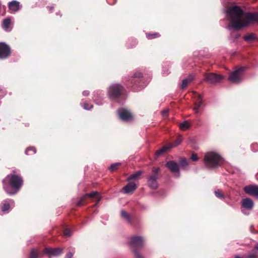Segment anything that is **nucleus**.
<instances>
[{"label": "nucleus", "mask_w": 258, "mask_h": 258, "mask_svg": "<svg viewBox=\"0 0 258 258\" xmlns=\"http://www.w3.org/2000/svg\"><path fill=\"white\" fill-rule=\"evenodd\" d=\"M223 77L215 73H209L205 75L204 80L211 84H215L221 82Z\"/></svg>", "instance_id": "nucleus-7"}, {"label": "nucleus", "mask_w": 258, "mask_h": 258, "mask_svg": "<svg viewBox=\"0 0 258 258\" xmlns=\"http://www.w3.org/2000/svg\"><path fill=\"white\" fill-rule=\"evenodd\" d=\"M204 162L206 167L213 169L220 166L224 162V159L217 152H209L204 156Z\"/></svg>", "instance_id": "nucleus-3"}, {"label": "nucleus", "mask_w": 258, "mask_h": 258, "mask_svg": "<svg viewBox=\"0 0 258 258\" xmlns=\"http://www.w3.org/2000/svg\"><path fill=\"white\" fill-rule=\"evenodd\" d=\"M145 243V240L141 236H133L130 241V245L135 253V258H144L137 250L138 248L142 247Z\"/></svg>", "instance_id": "nucleus-4"}, {"label": "nucleus", "mask_w": 258, "mask_h": 258, "mask_svg": "<svg viewBox=\"0 0 258 258\" xmlns=\"http://www.w3.org/2000/svg\"><path fill=\"white\" fill-rule=\"evenodd\" d=\"M122 89V86L119 84H112L108 89V95L111 99H116L120 95Z\"/></svg>", "instance_id": "nucleus-6"}, {"label": "nucleus", "mask_w": 258, "mask_h": 258, "mask_svg": "<svg viewBox=\"0 0 258 258\" xmlns=\"http://www.w3.org/2000/svg\"><path fill=\"white\" fill-rule=\"evenodd\" d=\"M49 8L50 10H52L53 9V7H50Z\"/></svg>", "instance_id": "nucleus-46"}, {"label": "nucleus", "mask_w": 258, "mask_h": 258, "mask_svg": "<svg viewBox=\"0 0 258 258\" xmlns=\"http://www.w3.org/2000/svg\"><path fill=\"white\" fill-rule=\"evenodd\" d=\"M162 74H163V75L166 76V75H168V73L167 72H165V71H162Z\"/></svg>", "instance_id": "nucleus-45"}, {"label": "nucleus", "mask_w": 258, "mask_h": 258, "mask_svg": "<svg viewBox=\"0 0 258 258\" xmlns=\"http://www.w3.org/2000/svg\"><path fill=\"white\" fill-rule=\"evenodd\" d=\"M238 37H239L238 35H236V38H238Z\"/></svg>", "instance_id": "nucleus-47"}, {"label": "nucleus", "mask_w": 258, "mask_h": 258, "mask_svg": "<svg viewBox=\"0 0 258 258\" xmlns=\"http://www.w3.org/2000/svg\"><path fill=\"white\" fill-rule=\"evenodd\" d=\"M141 77H142V74L140 72L136 73L133 76V80L132 81V82L134 81V82L133 83L134 84L133 87H134V89L135 91H139L144 88V86H142V87H140L139 88H137V89L136 88V86H137L138 85V83L139 82H138V80H135V79L140 78Z\"/></svg>", "instance_id": "nucleus-20"}, {"label": "nucleus", "mask_w": 258, "mask_h": 258, "mask_svg": "<svg viewBox=\"0 0 258 258\" xmlns=\"http://www.w3.org/2000/svg\"><path fill=\"white\" fill-rule=\"evenodd\" d=\"M121 217L126 220L128 223L131 222L130 216L125 211H122L121 212Z\"/></svg>", "instance_id": "nucleus-28"}, {"label": "nucleus", "mask_w": 258, "mask_h": 258, "mask_svg": "<svg viewBox=\"0 0 258 258\" xmlns=\"http://www.w3.org/2000/svg\"><path fill=\"white\" fill-rule=\"evenodd\" d=\"M181 138L180 137L178 138L170 147V148L176 147L179 145L181 142Z\"/></svg>", "instance_id": "nucleus-33"}, {"label": "nucleus", "mask_w": 258, "mask_h": 258, "mask_svg": "<svg viewBox=\"0 0 258 258\" xmlns=\"http://www.w3.org/2000/svg\"><path fill=\"white\" fill-rule=\"evenodd\" d=\"M195 107L194 110L196 113H198L199 111V108L201 107L203 101L202 99V96L198 93L195 94Z\"/></svg>", "instance_id": "nucleus-16"}, {"label": "nucleus", "mask_w": 258, "mask_h": 258, "mask_svg": "<svg viewBox=\"0 0 258 258\" xmlns=\"http://www.w3.org/2000/svg\"><path fill=\"white\" fill-rule=\"evenodd\" d=\"M157 178V175H151L148 177V184L150 188L155 189L158 187Z\"/></svg>", "instance_id": "nucleus-15"}, {"label": "nucleus", "mask_w": 258, "mask_h": 258, "mask_svg": "<svg viewBox=\"0 0 258 258\" xmlns=\"http://www.w3.org/2000/svg\"><path fill=\"white\" fill-rule=\"evenodd\" d=\"M137 186L136 184L133 182H131L126 185L123 187L124 193L126 194H132L137 188Z\"/></svg>", "instance_id": "nucleus-18"}, {"label": "nucleus", "mask_w": 258, "mask_h": 258, "mask_svg": "<svg viewBox=\"0 0 258 258\" xmlns=\"http://www.w3.org/2000/svg\"><path fill=\"white\" fill-rule=\"evenodd\" d=\"M254 249L256 251H258V243L255 244Z\"/></svg>", "instance_id": "nucleus-44"}, {"label": "nucleus", "mask_w": 258, "mask_h": 258, "mask_svg": "<svg viewBox=\"0 0 258 258\" xmlns=\"http://www.w3.org/2000/svg\"><path fill=\"white\" fill-rule=\"evenodd\" d=\"M191 159L194 161H197L198 160L199 158L197 154H192L191 156Z\"/></svg>", "instance_id": "nucleus-37"}, {"label": "nucleus", "mask_w": 258, "mask_h": 258, "mask_svg": "<svg viewBox=\"0 0 258 258\" xmlns=\"http://www.w3.org/2000/svg\"><path fill=\"white\" fill-rule=\"evenodd\" d=\"M159 170H160L159 168L153 167L152 169L153 172L155 173H158L159 171Z\"/></svg>", "instance_id": "nucleus-41"}, {"label": "nucleus", "mask_w": 258, "mask_h": 258, "mask_svg": "<svg viewBox=\"0 0 258 258\" xmlns=\"http://www.w3.org/2000/svg\"><path fill=\"white\" fill-rule=\"evenodd\" d=\"M83 107L85 109L89 110L93 107V106L91 104H88L87 103H85L83 104Z\"/></svg>", "instance_id": "nucleus-36"}, {"label": "nucleus", "mask_w": 258, "mask_h": 258, "mask_svg": "<svg viewBox=\"0 0 258 258\" xmlns=\"http://www.w3.org/2000/svg\"><path fill=\"white\" fill-rule=\"evenodd\" d=\"M83 95L84 96H88L89 95V92L88 91H84L83 92Z\"/></svg>", "instance_id": "nucleus-43"}, {"label": "nucleus", "mask_w": 258, "mask_h": 258, "mask_svg": "<svg viewBox=\"0 0 258 258\" xmlns=\"http://www.w3.org/2000/svg\"><path fill=\"white\" fill-rule=\"evenodd\" d=\"M166 165L171 172L177 174V177L179 176V165L176 162L173 161H169L167 162Z\"/></svg>", "instance_id": "nucleus-12"}, {"label": "nucleus", "mask_w": 258, "mask_h": 258, "mask_svg": "<svg viewBox=\"0 0 258 258\" xmlns=\"http://www.w3.org/2000/svg\"><path fill=\"white\" fill-rule=\"evenodd\" d=\"M169 148H170V147H166L164 146L162 148L160 149V150L157 151L156 152V156L157 157L159 156L162 154H163L164 152H166L167 150H168Z\"/></svg>", "instance_id": "nucleus-26"}, {"label": "nucleus", "mask_w": 258, "mask_h": 258, "mask_svg": "<svg viewBox=\"0 0 258 258\" xmlns=\"http://www.w3.org/2000/svg\"><path fill=\"white\" fill-rule=\"evenodd\" d=\"M242 208L247 210H251L254 206L253 201L249 198L243 199L241 201Z\"/></svg>", "instance_id": "nucleus-13"}, {"label": "nucleus", "mask_w": 258, "mask_h": 258, "mask_svg": "<svg viewBox=\"0 0 258 258\" xmlns=\"http://www.w3.org/2000/svg\"><path fill=\"white\" fill-rule=\"evenodd\" d=\"M73 256V253L71 252H69L66 256V258H72Z\"/></svg>", "instance_id": "nucleus-39"}, {"label": "nucleus", "mask_w": 258, "mask_h": 258, "mask_svg": "<svg viewBox=\"0 0 258 258\" xmlns=\"http://www.w3.org/2000/svg\"><path fill=\"white\" fill-rule=\"evenodd\" d=\"M14 201L13 200L11 199H8L4 201L3 203L2 204L1 209L2 210V211L4 212V213L8 212L9 210L10 207H14Z\"/></svg>", "instance_id": "nucleus-14"}, {"label": "nucleus", "mask_w": 258, "mask_h": 258, "mask_svg": "<svg viewBox=\"0 0 258 258\" xmlns=\"http://www.w3.org/2000/svg\"><path fill=\"white\" fill-rule=\"evenodd\" d=\"M110 5H113L116 3L117 0H107Z\"/></svg>", "instance_id": "nucleus-42"}, {"label": "nucleus", "mask_w": 258, "mask_h": 258, "mask_svg": "<svg viewBox=\"0 0 258 258\" xmlns=\"http://www.w3.org/2000/svg\"><path fill=\"white\" fill-rule=\"evenodd\" d=\"M255 35L253 34H248L243 37V39L247 42H250L255 40Z\"/></svg>", "instance_id": "nucleus-24"}, {"label": "nucleus", "mask_w": 258, "mask_h": 258, "mask_svg": "<svg viewBox=\"0 0 258 258\" xmlns=\"http://www.w3.org/2000/svg\"><path fill=\"white\" fill-rule=\"evenodd\" d=\"M11 20L10 18H8L5 19L3 23V28L5 30L7 31L10 27Z\"/></svg>", "instance_id": "nucleus-23"}, {"label": "nucleus", "mask_w": 258, "mask_h": 258, "mask_svg": "<svg viewBox=\"0 0 258 258\" xmlns=\"http://www.w3.org/2000/svg\"><path fill=\"white\" fill-rule=\"evenodd\" d=\"M9 7L12 13H15L20 9V3L16 1L9 3Z\"/></svg>", "instance_id": "nucleus-19"}, {"label": "nucleus", "mask_w": 258, "mask_h": 258, "mask_svg": "<svg viewBox=\"0 0 258 258\" xmlns=\"http://www.w3.org/2000/svg\"><path fill=\"white\" fill-rule=\"evenodd\" d=\"M179 162L180 165L182 166L183 167H185L188 165V162L186 159L185 158H181L180 159Z\"/></svg>", "instance_id": "nucleus-31"}, {"label": "nucleus", "mask_w": 258, "mask_h": 258, "mask_svg": "<svg viewBox=\"0 0 258 258\" xmlns=\"http://www.w3.org/2000/svg\"><path fill=\"white\" fill-rule=\"evenodd\" d=\"M63 234L66 237H70L72 235V231L70 229L67 228L64 230Z\"/></svg>", "instance_id": "nucleus-34"}, {"label": "nucleus", "mask_w": 258, "mask_h": 258, "mask_svg": "<svg viewBox=\"0 0 258 258\" xmlns=\"http://www.w3.org/2000/svg\"><path fill=\"white\" fill-rule=\"evenodd\" d=\"M246 258H258V256L253 254H249L246 256Z\"/></svg>", "instance_id": "nucleus-38"}, {"label": "nucleus", "mask_w": 258, "mask_h": 258, "mask_svg": "<svg viewBox=\"0 0 258 258\" xmlns=\"http://www.w3.org/2000/svg\"><path fill=\"white\" fill-rule=\"evenodd\" d=\"M39 255L40 253L38 252L37 249H33L31 251L30 258H38Z\"/></svg>", "instance_id": "nucleus-27"}, {"label": "nucleus", "mask_w": 258, "mask_h": 258, "mask_svg": "<svg viewBox=\"0 0 258 258\" xmlns=\"http://www.w3.org/2000/svg\"><path fill=\"white\" fill-rule=\"evenodd\" d=\"M86 196H89L90 198H94L95 196H97V203L96 204L99 203L100 202V200H101L100 197L99 196L98 192H97V191H93V192H91L90 194H86V195H85L83 197H82L81 198V199L77 203V205L78 206H81L83 204V201L85 199V198H86Z\"/></svg>", "instance_id": "nucleus-17"}, {"label": "nucleus", "mask_w": 258, "mask_h": 258, "mask_svg": "<svg viewBox=\"0 0 258 258\" xmlns=\"http://www.w3.org/2000/svg\"><path fill=\"white\" fill-rule=\"evenodd\" d=\"M180 128L182 130H187L189 129L191 126V124L188 121H184L181 122L179 124Z\"/></svg>", "instance_id": "nucleus-21"}, {"label": "nucleus", "mask_w": 258, "mask_h": 258, "mask_svg": "<svg viewBox=\"0 0 258 258\" xmlns=\"http://www.w3.org/2000/svg\"><path fill=\"white\" fill-rule=\"evenodd\" d=\"M10 54V48L4 43H0V59L7 58Z\"/></svg>", "instance_id": "nucleus-11"}, {"label": "nucleus", "mask_w": 258, "mask_h": 258, "mask_svg": "<svg viewBox=\"0 0 258 258\" xmlns=\"http://www.w3.org/2000/svg\"><path fill=\"white\" fill-rule=\"evenodd\" d=\"M142 172L141 171H138L136 172L135 173L132 174L127 179V181L132 180H137L140 178L142 174Z\"/></svg>", "instance_id": "nucleus-22"}, {"label": "nucleus", "mask_w": 258, "mask_h": 258, "mask_svg": "<svg viewBox=\"0 0 258 258\" xmlns=\"http://www.w3.org/2000/svg\"><path fill=\"white\" fill-rule=\"evenodd\" d=\"M30 151H33V154H34L36 153V150L35 148L34 147H31V148H28L26 150H25V154L26 155H29L30 154L29 153V152Z\"/></svg>", "instance_id": "nucleus-35"}, {"label": "nucleus", "mask_w": 258, "mask_h": 258, "mask_svg": "<svg viewBox=\"0 0 258 258\" xmlns=\"http://www.w3.org/2000/svg\"><path fill=\"white\" fill-rule=\"evenodd\" d=\"M194 80V77L192 76H189L188 79H185L183 80L182 84H181V88H185L189 82H191Z\"/></svg>", "instance_id": "nucleus-25"}, {"label": "nucleus", "mask_w": 258, "mask_h": 258, "mask_svg": "<svg viewBox=\"0 0 258 258\" xmlns=\"http://www.w3.org/2000/svg\"><path fill=\"white\" fill-rule=\"evenodd\" d=\"M168 112V109L164 110L162 111V115H163V117H166L167 116Z\"/></svg>", "instance_id": "nucleus-40"}, {"label": "nucleus", "mask_w": 258, "mask_h": 258, "mask_svg": "<svg viewBox=\"0 0 258 258\" xmlns=\"http://www.w3.org/2000/svg\"><path fill=\"white\" fill-rule=\"evenodd\" d=\"M244 67H240L233 72L231 73L228 77V80L234 84H238L243 80V72Z\"/></svg>", "instance_id": "nucleus-5"}, {"label": "nucleus", "mask_w": 258, "mask_h": 258, "mask_svg": "<svg viewBox=\"0 0 258 258\" xmlns=\"http://www.w3.org/2000/svg\"><path fill=\"white\" fill-rule=\"evenodd\" d=\"M244 191L247 195L258 198V185L255 184L248 185L243 188Z\"/></svg>", "instance_id": "nucleus-9"}, {"label": "nucleus", "mask_w": 258, "mask_h": 258, "mask_svg": "<svg viewBox=\"0 0 258 258\" xmlns=\"http://www.w3.org/2000/svg\"><path fill=\"white\" fill-rule=\"evenodd\" d=\"M22 178L16 174H9L3 180V188L10 195L17 194L23 184Z\"/></svg>", "instance_id": "nucleus-2"}, {"label": "nucleus", "mask_w": 258, "mask_h": 258, "mask_svg": "<svg viewBox=\"0 0 258 258\" xmlns=\"http://www.w3.org/2000/svg\"><path fill=\"white\" fill-rule=\"evenodd\" d=\"M62 249L60 248H45L43 252L48 255L49 258L51 256H58L62 253Z\"/></svg>", "instance_id": "nucleus-10"}, {"label": "nucleus", "mask_w": 258, "mask_h": 258, "mask_svg": "<svg viewBox=\"0 0 258 258\" xmlns=\"http://www.w3.org/2000/svg\"><path fill=\"white\" fill-rule=\"evenodd\" d=\"M119 118L123 121L128 122L133 119V115L131 112L125 108H120L117 110Z\"/></svg>", "instance_id": "nucleus-8"}, {"label": "nucleus", "mask_w": 258, "mask_h": 258, "mask_svg": "<svg viewBox=\"0 0 258 258\" xmlns=\"http://www.w3.org/2000/svg\"><path fill=\"white\" fill-rule=\"evenodd\" d=\"M224 12L230 22L227 26V29L229 30L232 28L239 30L253 22L258 23V13H245L237 6H230Z\"/></svg>", "instance_id": "nucleus-1"}, {"label": "nucleus", "mask_w": 258, "mask_h": 258, "mask_svg": "<svg viewBox=\"0 0 258 258\" xmlns=\"http://www.w3.org/2000/svg\"><path fill=\"white\" fill-rule=\"evenodd\" d=\"M120 165V163H118V162L112 164L110 165V166L109 167V170L111 171H115L117 169L118 167Z\"/></svg>", "instance_id": "nucleus-29"}, {"label": "nucleus", "mask_w": 258, "mask_h": 258, "mask_svg": "<svg viewBox=\"0 0 258 258\" xmlns=\"http://www.w3.org/2000/svg\"><path fill=\"white\" fill-rule=\"evenodd\" d=\"M215 196L220 199H224V196L223 194L220 191V190H216L214 191Z\"/></svg>", "instance_id": "nucleus-30"}, {"label": "nucleus", "mask_w": 258, "mask_h": 258, "mask_svg": "<svg viewBox=\"0 0 258 258\" xmlns=\"http://www.w3.org/2000/svg\"><path fill=\"white\" fill-rule=\"evenodd\" d=\"M160 36L159 34L158 33H152V34H146V36L149 39H153V38H156V37H158Z\"/></svg>", "instance_id": "nucleus-32"}]
</instances>
